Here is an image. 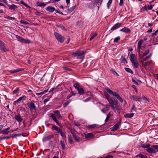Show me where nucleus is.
Segmentation results:
<instances>
[{"mask_svg":"<svg viewBox=\"0 0 158 158\" xmlns=\"http://www.w3.org/2000/svg\"><path fill=\"white\" fill-rule=\"evenodd\" d=\"M85 52L84 51L80 50H77L75 52L72 53L70 54V55L73 57L77 56L78 59L83 58L84 57Z\"/></svg>","mask_w":158,"mask_h":158,"instance_id":"obj_1","label":"nucleus"},{"mask_svg":"<svg viewBox=\"0 0 158 158\" xmlns=\"http://www.w3.org/2000/svg\"><path fill=\"white\" fill-rule=\"evenodd\" d=\"M130 60L132 65L135 68H138L139 63L135 55L131 54L130 55Z\"/></svg>","mask_w":158,"mask_h":158,"instance_id":"obj_2","label":"nucleus"},{"mask_svg":"<svg viewBox=\"0 0 158 158\" xmlns=\"http://www.w3.org/2000/svg\"><path fill=\"white\" fill-rule=\"evenodd\" d=\"M107 99L109 103L110 104L111 107L114 110H115V106L118 104V101L115 100L113 98H111L110 99L107 98Z\"/></svg>","mask_w":158,"mask_h":158,"instance_id":"obj_3","label":"nucleus"},{"mask_svg":"<svg viewBox=\"0 0 158 158\" xmlns=\"http://www.w3.org/2000/svg\"><path fill=\"white\" fill-rule=\"evenodd\" d=\"M106 89L107 92L110 94L116 97L120 101V102H123L122 99L118 93L112 91L111 90L108 88H107Z\"/></svg>","mask_w":158,"mask_h":158,"instance_id":"obj_4","label":"nucleus"},{"mask_svg":"<svg viewBox=\"0 0 158 158\" xmlns=\"http://www.w3.org/2000/svg\"><path fill=\"white\" fill-rule=\"evenodd\" d=\"M74 86L76 89L78 91V94L80 95H83L84 94V90L81 88L78 83L74 84Z\"/></svg>","mask_w":158,"mask_h":158,"instance_id":"obj_5","label":"nucleus"},{"mask_svg":"<svg viewBox=\"0 0 158 158\" xmlns=\"http://www.w3.org/2000/svg\"><path fill=\"white\" fill-rule=\"evenodd\" d=\"M0 50L2 52H6L8 51L6 48L5 44L2 41L0 40Z\"/></svg>","mask_w":158,"mask_h":158,"instance_id":"obj_6","label":"nucleus"},{"mask_svg":"<svg viewBox=\"0 0 158 158\" xmlns=\"http://www.w3.org/2000/svg\"><path fill=\"white\" fill-rule=\"evenodd\" d=\"M27 105L31 112H32L34 110H36V106L33 103L29 102L27 103Z\"/></svg>","mask_w":158,"mask_h":158,"instance_id":"obj_7","label":"nucleus"},{"mask_svg":"<svg viewBox=\"0 0 158 158\" xmlns=\"http://www.w3.org/2000/svg\"><path fill=\"white\" fill-rule=\"evenodd\" d=\"M55 36L57 39V40L61 43H62L64 40V39L63 37L60 35L59 34L55 32H54Z\"/></svg>","mask_w":158,"mask_h":158,"instance_id":"obj_8","label":"nucleus"},{"mask_svg":"<svg viewBox=\"0 0 158 158\" xmlns=\"http://www.w3.org/2000/svg\"><path fill=\"white\" fill-rule=\"evenodd\" d=\"M50 117H51L53 119V120L55 121L56 123L60 127H61L60 124L59 123V122L57 120L56 116L55 115L52 113H51L50 114Z\"/></svg>","mask_w":158,"mask_h":158,"instance_id":"obj_9","label":"nucleus"},{"mask_svg":"<svg viewBox=\"0 0 158 158\" xmlns=\"http://www.w3.org/2000/svg\"><path fill=\"white\" fill-rule=\"evenodd\" d=\"M136 109V108L135 107V105H133L132 108L131 109V113L130 114H129V118H131L134 116V115Z\"/></svg>","mask_w":158,"mask_h":158,"instance_id":"obj_10","label":"nucleus"},{"mask_svg":"<svg viewBox=\"0 0 158 158\" xmlns=\"http://www.w3.org/2000/svg\"><path fill=\"white\" fill-rule=\"evenodd\" d=\"M53 137L54 135H51L44 137L43 138V142H45L48 141L51 139L52 138H53Z\"/></svg>","mask_w":158,"mask_h":158,"instance_id":"obj_11","label":"nucleus"},{"mask_svg":"<svg viewBox=\"0 0 158 158\" xmlns=\"http://www.w3.org/2000/svg\"><path fill=\"white\" fill-rule=\"evenodd\" d=\"M122 24L118 23L114 25L111 29V30L114 31L121 27Z\"/></svg>","mask_w":158,"mask_h":158,"instance_id":"obj_12","label":"nucleus"},{"mask_svg":"<svg viewBox=\"0 0 158 158\" xmlns=\"http://www.w3.org/2000/svg\"><path fill=\"white\" fill-rule=\"evenodd\" d=\"M110 107V106L109 105H106L105 107L103 109H102L101 110L103 113H106L109 110Z\"/></svg>","mask_w":158,"mask_h":158,"instance_id":"obj_13","label":"nucleus"},{"mask_svg":"<svg viewBox=\"0 0 158 158\" xmlns=\"http://www.w3.org/2000/svg\"><path fill=\"white\" fill-rule=\"evenodd\" d=\"M26 97L25 96H23L22 97H20L18 99L15 101V102L18 104L19 103V102L22 100H24L26 99Z\"/></svg>","mask_w":158,"mask_h":158,"instance_id":"obj_14","label":"nucleus"},{"mask_svg":"<svg viewBox=\"0 0 158 158\" xmlns=\"http://www.w3.org/2000/svg\"><path fill=\"white\" fill-rule=\"evenodd\" d=\"M46 9L48 11L51 12H53L55 10H56L55 8L52 6H48L46 8Z\"/></svg>","mask_w":158,"mask_h":158,"instance_id":"obj_15","label":"nucleus"},{"mask_svg":"<svg viewBox=\"0 0 158 158\" xmlns=\"http://www.w3.org/2000/svg\"><path fill=\"white\" fill-rule=\"evenodd\" d=\"M52 128L58 131L59 133L62 131V130L60 128L56 126L55 125H53Z\"/></svg>","mask_w":158,"mask_h":158,"instance_id":"obj_16","label":"nucleus"},{"mask_svg":"<svg viewBox=\"0 0 158 158\" xmlns=\"http://www.w3.org/2000/svg\"><path fill=\"white\" fill-rule=\"evenodd\" d=\"M53 112L56 114V116H57L58 118L59 119H61L62 118V117L61 116L58 110H55Z\"/></svg>","mask_w":158,"mask_h":158,"instance_id":"obj_17","label":"nucleus"},{"mask_svg":"<svg viewBox=\"0 0 158 158\" xmlns=\"http://www.w3.org/2000/svg\"><path fill=\"white\" fill-rule=\"evenodd\" d=\"M130 98L133 100L139 102V101H141L140 100V98H138L137 96L135 95H132L130 96Z\"/></svg>","mask_w":158,"mask_h":158,"instance_id":"obj_18","label":"nucleus"},{"mask_svg":"<svg viewBox=\"0 0 158 158\" xmlns=\"http://www.w3.org/2000/svg\"><path fill=\"white\" fill-rule=\"evenodd\" d=\"M120 125V123H117L112 127L111 131H115L117 130L118 128Z\"/></svg>","mask_w":158,"mask_h":158,"instance_id":"obj_19","label":"nucleus"},{"mask_svg":"<svg viewBox=\"0 0 158 158\" xmlns=\"http://www.w3.org/2000/svg\"><path fill=\"white\" fill-rule=\"evenodd\" d=\"M146 151L150 153H155L156 152V151L155 150L152 148L148 147Z\"/></svg>","mask_w":158,"mask_h":158,"instance_id":"obj_20","label":"nucleus"},{"mask_svg":"<svg viewBox=\"0 0 158 158\" xmlns=\"http://www.w3.org/2000/svg\"><path fill=\"white\" fill-rule=\"evenodd\" d=\"M68 140L69 143L72 144L73 143V141L72 139V136L71 135H69L68 136Z\"/></svg>","mask_w":158,"mask_h":158,"instance_id":"obj_21","label":"nucleus"},{"mask_svg":"<svg viewBox=\"0 0 158 158\" xmlns=\"http://www.w3.org/2000/svg\"><path fill=\"white\" fill-rule=\"evenodd\" d=\"M73 136L75 140H76L77 142H79V141L80 138L78 136L76 135L75 133H73Z\"/></svg>","mask_w":158,"mask_h":158,"instance_id":"obj_22","label":"nucleus"},{"mask_svg":"<svg viewBox=\"0 0 158 158\" xmlns=\"http://www.w3.org/2000/svg\"><path fill=\"white\" fill-rule=\"evenodd\" d=\"M15 118L19 122H21L22 121L23 119L21 118L20 116L18 115L15 116Z\"/></svg>","mask_w":158,"mask_h":158,"instance_id":"obj_23","label":"nucleus"},{"mask_svg":"<svg viewBox=\"0 0 158 158\" xmlns=\"http://www.w3.org/2000/svg\"><path fill=\"white\" fill-rule=\"evenodd\" d=\"M151 61H147L146 62H144V61H142V65L143 66H148L151 63Z\"/></svg>","mask_w":158,"mask_h":158,"instance_id":"obj_24","label":"nucleus"},{"mask_svg":"<svg viewBox=\"0 0 158 158\" xmlns=\"http://www.w3.org/2000/svg\"><path fill=\"white\" fill-rule=\"evenodd\" d=\"M16 38L17 39L18 41L20 42L23 43V38L20 37L18 35H15Z\"/></svg>","mask_w":158,"mask_h":158,"instance_id":"obj_25","label":"nucleus"},{"mask_svg":"<svg viewBox=\"0 0 158 158\" xmlns=\"http://www.w3.org/2000/svg\"><path fill=\"white\" fill-rule=\"evenodd\" d=\"M17 8V6L14 4H12V5H10L9 6V9L11 10H15Z\"/></svg>","mask_w":158,"mask_h":158,"instance_id":"obj_26","label":"nucleus"},{"mask_svg":"<svg viewBox=\"0 0 158 158\" xmlns=\"http://www.w3.org/2000/svg\"><path fill=\"white\" fill-rule=\"evenodd\" d=\"M140 100H141V101H139L140 102H144L147 103L148 102L147 99H146L145 97H143L141 98H140Z\"/></svg>","mask_w":158,"mask_h":158,"instance_id":"obj_27","label":"nucleus"},{"mask_svg":"<svg viewBox=\"0 0 158 158\" xmlns=\"http://www.w3.org/2000/svg\"><path fill=\"white\" fill-rule=\"evenodd\" d=\"M149 50H147L144 53H143V54H140L139 56L140 57L143 58V57L147 55L149 53Z\"/></svg>","mask_w":158,"mask_h":158,"instance_id":"obj_28","label":"nucleus"},{"mask_svg":"<svg viewBox=\"0 0 158 158\" xmlns=\"http://www.w3.org/2000/svg\"><path fill=\"white\" fill-rule=\"evenodd\" d=\"M120 31L125 33H128V28L127 27H124L120 29Z\"/></svg>","mask_w":158,"mask_h":158,"instance_id":"obj_29","label":"nucleus"},{"mask_svg":"<svg viewBox=\"0 0 158 158\" xmlns=\"http://www.w3.org/2000/svg\"><path fill=\"white\" fill-rule=\"evenodd\" d=\"M115 107V110H114L115 111H117V112L118 114L120 113V108L119 107V106L118 105V104L117 105H116Z\"/></svg>","mask_w":158,"mask_h":158,"instance_id":"obj_30","label":"nucleus"},{"mask_svg":"<svg viewBox=\"0 0 158 158\" xmlns=\"http://www.w3.org/2000/svg\"><path fill=\"white\" fill-rule=\"evenodd\" d=\"M21 70H22L19 69H15V70H11L9 71V72H10V73H16L19 72L20 71H21Z\"/></svg>","mask_w":158,"mask_h":158,"instance_id":"obj_31","label":"nucleus"},{"mask_svg":"<svg viewBox=\"0 0 158 158\" xmlns=\"http://www.w3.org/2000/svg\"><path fill=\"white\" fill-rule=\"evenodd\" d=\"M46 4L41 2H37V5L38 6L44 7L46 6Z\"/></svg>","mask_w":158,"mask_h":158,"instance_id":"obj_32","label":"nucleus"},{"mask_svg":"<svg viewBox=\"0 0 158 158\" xmlns=\"http://www.w3.org/2000/svg\"><path fill=\"white\" fill-rule=\"evenodd\" d=\"M48 91V90H45L40 93H36V95H37L38 96H41V95H43L45 93L47 92Z\"/></svg>","mask_w":158,"mask_h":158,"instance_id":"obj_33","label":"nucleus"},{"mask_svg":"<svg viewBox=\"0 0 158 158\" xmlns=\"http://www.w3.org/2000/svg\"><path fill=\"white\" fill-rule=\"evenodd\" d=\"M143 41L142 40H140L138 42V47L139 49L141 48L142 45V43H143Z\"/></svg>","mask_w":158,"mask_h":158,"instance_id":"obj_34","label":"nucleus"},{"mask_svg":"<svg viewBox=\"0 0 158 158\" xmlns=\"http://www.w3.org/2000/svg\"><path fill=\"white\" fill-rule=\"evenodd\" d=\"M86 138H88L92 137L93 136V134L92 133H89L87 134H85Z\"/></svg>","mask_w":158,"mask_h":158,"instance_id":"obj_35","label":"nucleus"},{"mask_svg":"<svg viewBox=\"0 0 158 158\" xmlns=\"http://www.w3.org/2000/svg\"><path fill=\"white\" fill-rule=\"evenodd\" d=\"M71 100H69L65 102L63 105L64 107H65L67 106H68Z\"/></svg>","mask_w":158,"mask_h":158,"instance_id":"obj_36","label":"nucleus"},{"mask_svg":"<svg viewBox=\"0 0 158 158\" xmlns=\"http://www.w3.org/2000/svg\"><path fill=\"white\" fill-rule=\"evenodd\" d=\"M20 23H21L24 25H27L29 24V23L27 22L24 20H21L20 21Z\"/></svg>","mask_w":158,"mask_h":158,"instance_id":"obj_37","label":"nucleus"},{"mask_svg":"<svg viewBox=\"0 0 158 158\" xmlns=\"http://www.w3.org/2000/svg\"><path fill=\"white\" fill-rule=\"evenodd\" d=\"M111 115L110 112H109L107 114L105 120V122L107 121Z\"/></svg>","mask_w":158,"mask_h":158,"instance_id":"obj_38","label":"nucleus"},{"mask_svg":"<svg viewBox=\"0 0 158 158\" xmlns=\"http://www.w3.org/2000/svg\"><path fill=\"white\" fill-rule=\"evenodd\" d=\"M150 146V145L149 144H143L141 145V147L143 148H148Z\"/></svg>","mask_w":158,"mask_h":158,"instance_id":"obj_39","label":"nucleus"},{"mask_svg":"<svg viewBox=\"0 0 158 158\" xmlns=\"http://www.w3.org/2000/svg\"><path fill=\"white\" fill-rule=\"evenodd\" d=\"M132 82H133V83L134 84H135L137 85H138V83H137V80H136V79L135 78H132Z\"/></svg>","mask_w":158,"mask_h":158,"instance_id":"obj_40","label":"nucleus"},{"mask_svg":"<svg viewBox=\"0 0 158 158\" xmlns=\"http://www.w3.org/2000/svg\"><path fill=\"white\" fill-rule=\"evenodd\" d=\"M112 0H109L108 2L107 3V7L108 9H109L110 7V4L112 3Z\"/></svg>","mask_w":158,"mask_h":158,"instance_id":"obj_41","label":"nucleus"},{"mask_svg":"<svg viewBox=\"0 0 158 158\" xmlns=\"http://www.w3.org/2000/svg\"><path fill=\"white\" fill-rule=\"evenodd\" d=\"M60 144L61 146L63 149H64L65 148V145L63 141L61 140L60 141Z\"/></svg>","mask_w":158,"mask_h":158,"instance_id":"obj_42","label":"nucleus"},{"mask_svg":"<svg viewBox=\"0 0 158 158\" xmlns=\"http://www.w3.org/2000/svg\"><path fill=\"white\" fill-rule=\"evenodd\" d=\"M152 54H150L149 56H146L144 58L143 60H142V61H144L147 60H148V59H149L150 57L151 56Z\"/></svg>","mask_w":158,"mask_h":158,"instance_id":"obj_43","label":"nucleus"},{"mask_svg":"<svg viewBox=\"0 0 158 158\" xmlns=\"http://www.w3.org/2000/svg\"><path fill=\"white\" fill-rule=\"evenodd\" d=\"M145 7L146 9L149 10H151L153 8V6L151 5L146 6Z\"/></svg>","mask_w":158,"mask_h":158,"instance_id":"obj_44","label":"nucleus"},{"mask_svg":"<svg viewBox=\"0 0 158 158\" xmlns=\"http://www.w3.org/2000/svg\"><path fill=\"white\" fill-rule=\"evenodd\" d=\"M138 156L140 157L141 158H148L146 156L142 154H139L138 155Z\"/></svg>","mask_w":158,"mask_h":158,"instance_id":"obj_45","label":"nucleus"},{"mask_svg":"<svg viewBox=\"0 0 158 158\" xmlns=\"http://www.w3.org/2000/svg\"><path fill=\"white\" fill-rule=\"evenodd\" d=\"M120 37L119 36H118L114 38V43H117L118 41L120 40Z\"/></svg>","mask_w":158,"mask_h":158,"instance_id":"obj_46","label":"nucleus"},{"mask_svg":"<svg viewBox=\"0 0 158 158\" xmlns=\"http://www.w3.org/2000/svg\"><path fill=\"white\" fill-rule=\"evenodd\" d=\"M23 40H23V43L27 44L31 43V41L29 40L23 39Z\"/></svg>","mask_w":158,"mask_h":158,"instance_id":"obj_47","label":"nucleus"},{"mask_svg":"<svg viewBox=\"0 0 158 158\" xmlns=\"http://www.w3.org/2000/svg\"><path fill=\"white\" fill-rule=\"evenodd\" d=\"M76 6H74L68 10L69 11H72L76 8Z\"/></svg>","mask_w":158,"mask_h":158,"instance_id":"obj_48","label":"nucleus"},{"mask_svg":"<svg viewBox=\"0 0 158 158\" xmlns=\"http://www.w3.org/2000/svg\"><path fill=\"white\" fill-rule=\"evenodd\" d=\"M152 147L154 148V149L155 150L156 152H158V145H154L152 146Z\"/></svg>","mask_w":158,"mask_h":158,"instance_id":"obj_49","label":"nucleus"},{"mask_svg":"<svg viewBox=\"0 0 158 158\" xmlns=\"http://www.w3.org/2000/svg\"><path fill=\"white\" fill-rule=\"evenodd\" d=\"M98 125L96 124H94L92 125H90L89 126V127L90 128H93L94 127H96Z\"/></svg>","mask_w":158,"mask_h":158,"instance_id":"obj_50","label":"nucleus"},{"mask_svg":"<svg viewBox=\"0 0 158 158\" xmlns=\"http://www.w3.org/2000/svg\"><path fill=\"white\" fill-rule=\"evenodd\" d=\"M111 73L114 75H116L117 76H118V74L116 73V72L113 69H112L111 70Z\"/></svg>","mask_w":158,"mask_h":158,"instance_id":"obj_51","label":"nucleus"},{"mask_svg":"<svg viewBox=\"0 0 158 158\" xmlns=\"http://www.w3.org/2000/svg\"><path fill=\"white\" fill-rule=\"evenodd\" d=\"M93 5V3L92 2H90L89 3V4H87V7L91 9L93 8L92 6Z\"/></svg>","mask_w":158,"mask_h":158,"instance_id":"obj_52","label":"nucleus"},{"mask_svg":"<svg viewBox=\"0 0 158 158\" xmlns=\"http://www.w3.org/2000/svg\"><path fill=\"white\" fill-rule=\"evenodd\" d=\"M97 34L96 33H94L91 37L90 39V40H91L93 39L94 37L97 35Z\"/></svg>","mask_w":158,"mask_h":158,"instance_id":"obj_53","label":"nucleus"},{"mask_svg":"<svg viewBox=\"0 0 158 158\" xmlns=\"http://www.w3.org/2000/svg\"><path fill=\"white\" fill-rule=\"evenodd\" d=\"M6 18L8 19L9 20H12V19H15V18L13 17H11L10 16H7L6 17H5Z\"/></svg>","mask_w":158,"mask_h":158,"instance_id":"obj_54","label":"nucleus"},{"mask_svg":"<svg viewBox=\"0 0 158 158\" xmlns=\"http://www.w3.org/2000/svg\"><path fill=\"white\" fill-rule=\"evenodd\" d=\"M7 130H6V129H5L2 131V133L4 134L7 135L8 134V132H7Z\"/></svg>","mask_w":158,"mask_h":158,"instance_id":"obj_55","label":"nucleus"},{"mask_svg":"<svg viewBox=\"0 0 158 158\" xmlns=\"http://www.w3.org/2000/svg\"><path fill=\"white\" fill-rule=\"evenodd\" d=\"M121 62L124 63H127V61L125 58H123L121 60Z\"/></svg>","mask_w":158,"mask_h":158,"instance_id":"obj_56","label":"nucleus"},{"mask_svg":"<svg viewBox=\"0 0 158 158\" xmlns=\"http://www.w3.org/2000/svg\"><path fill=\"white\" fill-rule=\"evenodd\" d=\"M57 26L60 27L62 29H64V27L60 24H58L57 25Z\"/></svg>","mask_w":158,"mask_h":158,"instance_id":"obj_57","label":"nucleus"},{"mask_svg":"<svg viewBox=\"0 0 158 158\" xmlns=\"http://www.w3.org/2000/svg\"><path fill=\"white\" fill-rule=\"evenodd\" d=\"M74 124L77 126H79L80 125V124L79 123L77 122H74Z\"/></svg>","mask_w":158,"mask_h":158,"instance_id":"obj_58","label":"nucleus"},{"mask_svg":"<svg viewBox=\"0 0 158 158\" xmlns=\"http://www.w3.org/2000/svg\"><path fill=\"white\" fill-rule=\"evenodd\" d=\"M91 99V98H87L85 99V100H83V102H88L89 101H90Z\"/></svg>","mask_w":158,"mask_h":158,"instance_id":"obj_59","label":"nucleus"},{"mask_svg":"<svg viewBox=\"0 0 158 158\" xmlns=\"http://www.w3.org/2000/svg\"><path fill=\"white\" fill-rule=\"evenodd\" d=\"M19 90V89H17L13 91V93L15 94H17L18 93Z\"/></svg>","mask_w":158,"mask_h":158,"instance_id":"obj_60","label":"nucleus"},{"mask_svg":"<svg viewBox=\"0 0 158 158\" xmlns=\"http://www.w3.org/2000/svg\"><path fill=\"white\" fill-rule=\"evenodd\" d=\"M123 0H120V2L119 3V5L120 6H122L123 4Z\"/></svg>","mask_w":158,"mask_h":158,"instance_id":"obj_61","label":"nucleus"},{"mask_svg":"<svg viewBox=\"0 0 158 158\" xmlns=\"http://www.w3.org/2000/svg\"><path fill=\"white\" fill-rule=\"evenodd\" d=\"M21 134H18L15 135L14 136V138H15L16 137L20 136H21Z\"/></svg>","mask_w":158,"mask_h":158,"instance_id":"obj_62","label":"nucleus"},{"mask_svg":"<svg viewBox=\"0 0 158 158\" xmlns=\"http://www.w3.org/2000/svg\"><path fill=\"white\" fill-rule=\"evenodd\" d=\"M59 133L60 134L61 136L62 137H64V133L62 132V131L61 132H60Z\"/></svg>","mask_w":158,"mask_h":158,"instance_id":"obj_63","label":"nucleus"},{"mask_svg":"<svg viewBox=\"0 0 158 158\" xmlns=\"http://www.w3.org/2000/svg\"><path fill=\"white\" fill-rule=\"evenodd\" d=\"M49 101V99L46 98V99H44V103H46V102H47Z\"/></svg>","mask_w":158,"mask_h":158,"instance_id":"obj_64","label":"nucleus"}]
</instances>
